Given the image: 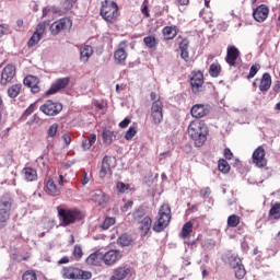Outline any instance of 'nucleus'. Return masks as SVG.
I'll return each instance as SVG.
<instances>
[{"mask_svg": "<svg viewBox=\"0 0 280 280\" xmlns=\"http://www.w3.org/2000/svg\"><path fill=\"white\" fill-rule=\"evenodd\" d=\"M58 135V122L52 124L47 130V139H54Z\"/></svg>", "mask_w": 280, "mask_h": 280, "instance_id": "37998d69", "label": "nucleus"}, {"mask_svg": "<svg viewBox=\"0 0 280 280\" xmlns=\"http://www.w3.org/2000/svg\"><path fill=\"white\" fill-rule=\"evenodd\" d=\"M113 158L105 155L102 161V166L100 171V177L104 178L108 172H110V167H113Z\"/></svg>", "mask_w": 280, "mask_h": 280, "instance_id": "a878e982", "label": "nucleus"}, {"mask_svg": "<svg viewBox=\"0 0 280 280\" xmlns=\"http://www.w3.org/2000/svg\"><path fill=\"white\" fill-rule=\"evenodd\" d=\"M143 43L148 49H155L159 46V39L152 35L145 36Z\"/></svg>", "mask_w": 280, "mask_h": 280, "instance_id": "f704fd0d", "label": "nucleus"}, {"mask_svg": "<svg viewBox=\"0 0 280 280\" xmlns=\"http://www.w3.org/2000/svg\"><path fill=\"white\" fill-rule=\"evenodd\" d=\"M180 57L185 62H189V50H180Z\"/></svg>", "mask_w": 280, "mask_h": 280, "instance_id": "052dcab7", "label": "nucleus"}, {"mask_svg": "<svg viewBox=\"0 0 280 280\" xmlns=\"http://www.w3.org/2000/svg\"><path fill=\"white\" fill-rule=\"evenodd\" d=\"M22 91H23V84L15 83L8 88L7 93L11 100H15V97H19V95H21Z\"/></svg>", "mask_w": 280, "mask_h": 280, "instance_id": "c85d7f7f", "label": "nucleus"}, {"mask_svg": "<svg viewBox=\"0 0 280 280\" xmlns=\"http://www.w3.org/2000/svg\"><path fill=\"white\" fill-rule=\"evenodd\" d=\"M151 119L155 126L163 121V101H161V97L151 104Z\"/></svg>", "mask_w": 280, "mask_h": 280, "instance_id": "0eeeda50", "label": "nucleus"}, {"mask_svg": "<svg viewBox=\"0 0 280 280\" xmlns=\"http://www.w3.org/2000/svg\"><path fill=\"white\" fill-rule=\"evenodd\" d=\"M62 140L65 141L66 145L71 144V136L69 133L63 135Z\"/></svg>", "mask_w": 280, "mask_h": 280, "instance_id": "0e129e2a", "label": "nucleus"}, {"mask_svg": "<svg viewBox=\"0 0 280 280\" xmlns=\"http://www.w3.org/2000/svg\"><path fill=\"white\" fill-rule=\"evenodd\" d=\"M89 177L86 176V173L83 174V178L81 180V184L84 186V185H89Z\"/></svg>", "mask_w": 280, "mask_h": 280, "instance_id": "69168bd1", "label": "nucleus"}, {"mask_svg": "<svg viewBox=\"0 0 280 280\" xmlns=\"http://www.w3.org/2000/svg\"><path fill=\"white\" fill-rule=\"evenodd\" d=\"M273 91L276 93H279L280 91V81H276L275 84H273Z\"/></svg>", "mask_w": 280, "mask_h": 280, "instance_id": "338daca9", "label": "nucleus"}, {"mask_svg": "<svg viewBox=\"0 0 280 280\" xmlns=\"http://www.w3.org/2000/svg\"><path fill=\"white\" fill-rule=\"evenodd\" d=\"M129 125H130V119L125 118L122 121L119 122V128H128Z\"/></svg>", "mask_w": 280, "mask_h": 280, "instance_id": "e2e57ef3", "label": "nucleus"}, {"mask_svg": "<svg viewBox=\"0 0 280 280\" xmlns=\"http://www.w3.org/2000/svg\"><path fill=\"white\" fill-rule=\"evenodd\" d=\"M223 156L228 161H231L233 159V152L231 151V149L225 148L224 151H223Z\"/></svg>", "mask_w": 280, "mask_h": 280, "instance_id": "4d7b16f0", "label": "nucleus"}, {"mask_svg": "<svg viewBox=\"0 0 280 280\" xmlns=\"http://www.w3.org/2000/svg\"><path fill=\"white\" fill-rule=\"evenodd\" d=\"M141 12L145 19H150V12L148 11V4L145 2L142 3Z\"/></svg>", "mask_w": 280, "mask_h": 280, "instance_id": "13d9d810", "label": "nucleus"}, {"mask_svg": "<svg viewBox=\"0 0 280 280\" xmlns=\"http://www.w3.org/2000/svg\"><path fill=\"white\" fill-rule=\"evenodd\" d=\"M24 86L31 89L32 93H40V80L35 75H26L23 80Z\"/></svg>", "mask_w": 280, "mask_h": 280, "instance_id": "a211bd4d", "label": "nucleus"}, {"mask_svg": "<svg viewBox=\"0 0 280 280\" xmlns=\"http://www.w3.org/2000/svg\"><path fill=\"white\" fill-rule=\"evenodd\" d=\"M135 135H137V129H135V127H130L125 133V139L130 141Z\"/></svg>", "mask_w": 280, "mask_h": 280, "instance_id": "603ef678", "label": "nucleus"}, {"mask_svg": "<svg viewBox=\"0 0 280 280\" xmlns=\"http://www.w3.org/2000/svg\"><path fill=\"white\" fill-rule=\"evenodd\" d=\"M237 58H240V49H237L235 46H229L225 56V62H228L230 67H235Z\"/></svg>", "mask_w": 280, "mask_h": 280, "instance_id": "4be33fe9", "label": "nucleus"}, {"mask_svg": "<svg viewBox=\"0 0 280 280\" xmlns=\"http://www.w3.org/2000/svg\"><path fill=\"white\" fill-rule=\"evenodd\" d=\"M179 49L189 50V39L187 38L182 39V42L179 43Z\"/></svg>", "mask_w": 280, "mask_h": 280, "instance_id": "6e6d98bb", "label": "nucleus"}, {"mask_svg": "<svg viewBox=\"0 0 280 280\" xmlns=\"http://www.w3.org/2000/svg\"><path fill=\"white\" fill-rule=\"evenodd\" d=\"M67 27H71V20L67 18L60 19L50 25V34H52V36H57V34L67 30Z\"/></svg>", "mask_w": 280, "mask_h": 280, "instance_id": "dca6fc26", "label": "nucleus"}, {"mask_svg": "<svg viewBox=\"0 0 280 280\" xmlns=\"http://www.w3.org/2000/svg\"><path fill=\"white\" fill-rule=\"evenodd\" d=\"M233 270L236 279H243L246 277V268H244V265H238V267H234Z\"/></svg>", "mask_w": 280, "mask_h": 280, "instance_id": "a19ab883", "label": "nucleus"}, {"mask_svg": "<svg viewBox=\"0 0 280 280\" xmlns=\"http://www.w3.org/2000/svg\"><path fill=\"white\" fill-rule=\"evenodd\" d=\"M61 276L63 279H70V280H89L93 275L91 271H84L80 268L73 267V266H68L63 267L61 269Z\"/></svg>", "mask_w": 280, "mask_h": 280, "instance_id": "423d86ee", "label": "nucleus"}, {"mask_svg": "<svg viewBox=\"0 0 280 280\" xmlns=\"http://www.w3.org/2000/svg\"><path fill=\"white\" fill-rule=\"evenodd\" d=\"M199 194L201 198H209V196H211V188L210 187L201 188Z\"/></svg>", "mask_w": 280, "mask_h": 280, "instance_id": "5fc2aeb1", "label": "nucleus"}, {"mask_svg": "<svg viewBox=\"0 0 280 280\" xmlns=\"http://www.w3.org/2000/svg\"><path fill=\"white\" fill-rule=\"evenodd\" d=\"M39 110L48 117H55V115H59L62 112V104L48 100L39 107Z\"/></svg>", "mask_w": 280, "mask_h": 280, "instance_id": "6e6552de", "label": "nucleus"}, {"mask_svg": "<svg viewBox=\"0 0 280 280\" xmlns=\"http://www.w3.org/2000/svg\"><path fill=\"white\" fill-rule=\"evenodd\" d=\"M103 257L104 255L100 254V252H95L86 258L85 262L88 266H100V264H102Z\"/></svg>", "mask_w": 280, "mask_h": 280, "instance_id": "7c9ffc66", "label": "nucleus"}, {"mask_svg": "<svg viewBox=\"0 0 280 280\" xmlns=\"http://www.w3.org/2000/svg\"><path fill=\"white\" fill-rule=\"evenodd\" d=\"M270 13V9L268 5L260 4L253 11V16L257 21V23H264L266 19H268V14Z\"/></svg>", "mask_w": 280, "mask_h": 280, "instance_id": "aec40b11", "label": "nucleus"}, {"mask_svg": "<svg viewBox=\"0 0 280 280\" xmlns=\"http://www.w3.org/2000/svg\"><path fill=\"white\" fill-rule=\"evenodd\" d=\"M268 217L271 220H280V202H276L271 206Z\"/></svg>", "mask_w": 280, "mask_h": 280, "instance_id": "473e14b6", "label": "nucleus"}, {"mask_svg": "<svg viewBox=\"0 0 280 280\" xmlns=\"http://www.w3.org/2000/svg\"><path fill=\"white\" fill-rule=\"evenodd\" d=\"M0 211H12V199L9 196H3L0 200Z\"/></svg>", "mask_w": 280, "mask_h": 280, "instance_id": "2f4dec72", "label": "nucleus"}, {"mask_svg": "<svg viewBox=\"0 0 280 280\" xmlns=\"http://www.w3.org/2000/svg\"><path fill=\"white\" fill-rule=\"evenodd\" d=\"M95 141H97V135L91 133L88 138L83 139L81 142V148L84 152L91 150L93 145H95Z\"/></svg>", "mask_w": 280, "mask_h": 280, "instance_id": "cd10ccee", "label": "nucleus"}, {"mask_svg": "<svg viewBox=\"0 0 280 280\" xmlns=\"http://www.w3.org/2000/svg\"><path fill=\"white\" fill-rule=\"evenodd\" d=\"M228 260H229V264H230V266H231V268H237L238 266H242V259L241 258H238V256L237 255H235V254H232L229 258H228Z\"/></svg>", "mask_w": 280, "mask_h": 280, "instance_id": "ea45409f", "label": "nucleus"}, {"mask_svg": "<svg viewBox=\"0 0 280 280\" xmlns=\"http://www.w3.org/2000/svg\"><path fill=\"white\" fill-rule=\"evenodd\" d=\"M34 110H36V103L31 104L23 113V117H30V115H32V113H34Z\"/></svg>", "mask_w": 280, "mask_h": 280, "instance_id": "864d4df0", "label": "nucleus"}, {"mask_svg": "<svg viewBox=\"0 0 280 280\" xmlns=\"http://www.w3.org/2000/svg\"><path fill=\"white\" fill-rule=\"evenodd\" d=\"M9 220H10V212L0 210V229H4Z\"/></svg>", "mask_w": 280, "mask_h": 280, "instance_id": "79ce46f5", "label": "nucleus"}, {"mask_svg": "<svg viewBox=\"0 0 280 280\" xmlns=\"http://www.w3.org/2000/svg\"><path fill=\"white\" fill-rule=\"evenodd\" d=\"M132 205H135V202H133L132 200L127 201V202L124 205V207L121 208V211H122L124 213H126V211H128V209L132 208Z\"/></svg>", "mask_w": 280, "mask_h": 280, "instance_id": "bf43d9fd", "label": "nucleus"}, {"mask_svg": "<svg viewBox=\"0 0 280 280\" xmlns=\"http://www.w3.org/2000/svg\"><path fill=\"white\" fill-rule=\"evenodd\" d=\"M270 86H272V77L270 73L265 72L260 79L258 89L261 93H268V91H270Z\"/></svg>", "mask_w": 280, "mask_h": 280, "instance_id": "b1692460", "label": "nucleus"}, {"mask_svg": "<svg viewBox=\"0 0 280 280\" xmlns=\"http://www.w3.org/2000/svg\"><path fill=\"white\" fill-rule=\"evenodd\" d=\"M132 215L135 222L138 224L140 236L145 237V235H148L152 229V218L145 215V212L141 210H136Z\"/></svg>", "mask_w": 280, "mask_h": 280, "instance_id": "39448f33", "label": "nucleus"}, {"mask_svg": "<svg viewBox=\"0 0 280 280\" xmlns=\"http://www.w3.org/2000/svg\"><path fill=\"white\" fill-rule=\"evenodd\" d=\"M47 25L49 23L47 21L40 22L37 24L35 32L33 33L32 37L28 39L27 46L28 47H36L38 43H40V38L45 35V30H47Z\"/></svg>", "mask_w": 280, "mask_h": 280, "instance_id": "1a4fd4ad", "label": "nucleus"}, {"mask_svg": "<svg viewBox=\"0 0 280 280\" xmlns=\"http://www.w3.org/2000/svg\"><path fill=\"white\" fill-rule=\"evenodd\" d=\"M126 49H128V42L122 40L118 44V48L114 52V58L119 65H121V62H126V58H128Z\"/></svg>", "mask_w": 280, "mask_h": 280, "instance_id": "6ab92c4d", "label": "nucleus"}, {"mask_svg": "<svg viewBox=\"0 0 280 280\" xmlns=\"http://www.w3.org/2000/svg\"><path fill=\"white\" fill-rule=\"evenodd\" d=\"M222 73V66L219 62H213L209 68V75L211 78H218Z\"/></svg>", "mask_w": 280, "mask_h": 280, "instance_id": "e433bc0d", "label": "nucleus"}, {"mask_svg": "<svg viewBox=\"0 0 280 280\" xmlns=\"http://www.w3.org/2000/svg\"><path fill=\"white\" fill-rule=\"evenodd\" d=\"M16 75V67L14 65H7L1 73L0 84L2 86H5L7 84H10L12 80H14V77Z\"/></svg>", "mask_w": 280, "mask_h": 280, "instance_id": "f8f14e48", "label": "nucleus"}, {"mask_svg": "<svg viewBox=\"0 0 280 280\" xmlns=\"http://www.w3.org/2000/svg\"><path fill=\"white\" fill-rule=\"evenodd\" d=\"M77 2H78V0H66L63 2V10L66 12L73 10V5H75Z\"/></svg>", "mask_w": 280, "mask_h": 280, "instance_id": "8fccbe9b", "label": "nucleus"}, {"mask_svg": "<svg viewBox=\"0 0 280 280\" xmlns=\"http://www.w3.org/2000/svg\"><path fill=\"white\" fill-rule=\"evenodd\" d=\"M22 176L26 183H36V180H38V171L31 166H25L22 170Z\"/></svg>", "mask_w": 280, "mask_h": 280, "instance_id": "5701e85b", "label": "nucleus"}, {"mask_svg": "<svg viewBox=\"0 0 280 280\" xmlns=\"http://www.w3.org/2000/svg\"><path fill=\"white\" fill-rule=\"evenodd\" d=\"M191 233H194V223L188 221L183 225L179 237L182 240H189V237H191Z\"/></svg>", "mask_w": 280, "mask_h": 280, "instance_id": "c756f323", "label": "nucleus"}, {"mask_svg": "<svg viewBox=\"0 0 280 280\" xmlns=\"http://www.w3.org/2000/svg\"><path fill=\"white\" fill-rule=\"evenodd\" d=\"M8 32V24H0V38H2Z\"/></svg>", "mask_w": 280, "mask_h": 280, "instance_id": "680f3d73", "label": "nucleus"}, {"mask_svg": "<svg viewBox=\"0 0 280 280\" xmlns=\"http://www.w3.org/2000/svg\"><path fill=\"white\" fill-rule=\"evenodd\" d=\"M172 221V208L170 203H163L158 212V219L153 223V231L155 233H163L167 226H170V222Z\"/></svg>", "mask_w": 280, "mask_h": 280, "instance_id": "f03ea898", "label": "nucleus"}, {"mask_svg": "<svg viewBox=\"0 0 280 280\" xmlns=\"http://www.w3.org/2000/svg\"><path fill=\"white\" fill-rule=\"evenodd\" d=\"M124 257L120 250L110 249L103 255V261L105 266H115Z\"/></svg>", "mask_w": 280, "mask_h": 280, "instance_id": "4468645a", "label": "nucleus"}, {"mask_svg": "<svg viewBox=\"0 0 280 280\" xmlns=\"http://www.w3.org/2000/svg\"><path fill=\"white\" fill-rule=\"evenodd\" d=\"M209 136V127L202 120H192L188 126V137L192 139L197 148H202Z\"/></svg>", "mask_w": 280, "mask_h": 280, "instance_id": "f257e3e1", "label": "nucleus"}, {"mask_svg": "<svg viewBox=\"0 0 280 280\" xmlns=\"http://www.w3.org/2000/svg\"><path fill=\"white\" fill-rule=\"evenodd\" d=\"M58 218L61 226H70V224H75V222L84 220V214L78 209L58 208Z\"/></svg>", "mask_w": 280, "mask_h": 280, "instance_id": "20e7f679", "label": "nucleus"}, {"mask_svg": "<svg viewBox=\"0 0 280 280\" xmlns=\"http://www.w3.org/2000/svg\"><path fill=\"white\" fill-rule=\"evenodd\" d=\"M118 244H120V246H130V237H128L126 234H122L118 238Z\"/></svg>", "mask_w": 280, "mask_h": 280, "instance_id": "3c124183", "label": "nucleus"}, {"mask_svg": "<svg viewBox=\"0 0 280 280\" xmlns=\"http://www.w3.org/2000/svg\"><path fill=\"white\" fill-rule=\"evenodd\" d=\"M91 200L94 202V205H97V207L105 209L106 205L108 203V195L102 190H95L91 194Z\"/></svg>", "mask_w": 280, "mask_h": 280, "instance_id": "f3484780", "label": "nucleus"}, {"mask_svg": "<svg viewBox=\"0 0 280 280\" xmlns=\"http://www.w3.org/2000/svg\"><path fill=\"white\" fill-rule=\"evenodd\" d=\"M190 114L195 119H202V117H207L209 114V105L196 104L191 107Z\"/></svg>", "mask_w": 280, "mask_h": 280, "instance_id": "412c9836", "label": "nucleus"}, {"mask_svg": "<svg viewBox=\"0 0 280 280\" xmlns=\"http://www.w3.org/2000/svg\"><path fill=\"white\" fill-rule=\"evenodd\" d=\"M93 56V46L84 45L80 48L81 62H89V59Z\"/></svg>", "mask_w": 280, "mask_h": 280, "instance_id": "bb28decb", "label": "nucleus"}, {"mask_svg": "<svg viewBox=\"0 0 280 280\" xmlns=\"http://www.w3.org/2000/svg\"><path fill=\"white\" fill-rule=\"evenodd\" d=\"M228 229H237L240 226V222H242V218L237 214H231L228 217Z\"/></svg>", "mask_w": 280, "mask_h": 280, "instance_id": "72a5a7b5", "label": "nucleus"}, {"mask_svg": "<svg viewBox=\"0 0 280 280\" xmlns=\"http://www.w3.org/2000/svg\"><path fill=\"white\" fill-rule=\"evenodd\" d=\"M58 264H59V265L69 264V257H68V256L62 257V258L58 261Z\"/></svg>", "mask_w": 280, "mask_h": 280, "instance_id": "774afa93", "label": "nucleus"}, {"mask_svg": "<svg viewBox=\"0 0 280 280\" xmlns=\"http://www.w3.org/2000/svg\"><path fill=\"white\" fill-rule=\"evenodd\" d=\"M116 188H117L118 194H126V191H128V189H130V185L124 184L122 182H118L116 184Z\"/></svg>", "mask_w": 280, "mask_h": 280, "instance_id": "09e8293b", "label": "nucleus"}, {"mask_svg": "<svg viewBox=\"0 0 280 280\" xmlns=\"http://www.w3.org/2000/svg\"><path fill=\"white\" fill-rule=\"evenodd\" d=\"M100 15L106 23L113 25L119 19V5L113 0H104L101 2Z\"/></svg>", "mask_w": 280, "mask_h": 280, "instance_id": "7ed1b4c3", "label": "nucleus"}, {"mask_svg": "<svg viewBox=\"0 0 280 280\" xmlns=\"http://www.w3.org/2000/svg\"><path fill=\"white\" fill-rule=\"evenodd\" d=\"M261 69V66L259 65H253L249 69V73L247 75V80H250L253 78H255L257 75V73L259 72V70Z\"/></svg>", "mask_w": 280, "mask_h": 280, "instance_id": "49530a36", "label": "nucleus"}, {"mask_svg": "<svg viewBox=\"0 0 280 280\" xmlns=\"http://www.w3.org/2000/svg\"><path fill=\"white\" fill-rule=\"evenodd\" d=\"M252 161L256 167H266L268 165V160L266 159V149H264L261 145L255 149L252 155Z\"/></svg>", "mask_w": 280, "mask_h": 280, "instance_id": "9d476101", "label": "nucleus"}, {"mask_svg": "<svg viewBox=\"0 0 280 280\" xmlns=\"http://www.w3.org/2000/svg\"><path fill=\"white\" fill-rule=\"evenodd\" d=\"M115 137V132L108 129H105L102 133L103 143L106 145H110L113 143V138Z\"/></svg>", "mask_w": 280, "mask_h": 280, "instance_id": "58836bf2", "label": "nucleus"}, {"mask_svg": "<svg viewBox=\"0 0 280 280\" xmlns=\"http://www.w3.org/2000/svg\"><path fill=\"white\" fill-rule=\"evenodd\" d=\"M115 224V218L113 217H107L103 224H102V229L103 231H107L108 228L113 226Z\"/></svg>", "mask_w": 280, "mask_h": 280, "instance_id": "de8ad7c7", "label": "nucleus"}, {"mask_svg": "<svg viewBox=\"0 0 280 280\" xmlns=\"http://www.w3.org/2000/svg\"><path fill=\"white\" fill-rule=\"evenodd\" d=\"M132 277V268L128 266H120L113 270L110 280H125Z\"/></svg>", "mask_w": 280, "mask_h": 280, "instance_id": "ddd939ff", "label": "nucleus"}, {"mask_svg": "<svg viewBox=\"0 0 280 280\" xmlns=\"http://www.w3.org/2000/svg\"><path fill=\"white\" fill-rule=\"evenodd\" d=\"M178 26L176 25H172V26H165L162 30V34L165 38V40H174V38H176V36H178Z\"/></svg>", "mask_w": 280, "mask_h": 280, "instance_id": "393cba45", "label": "nucleus"}, {"mask_svg": "<svg viewBox=\"0 0 280 280\" xmlns=\"http://www.w3.org/2000/svg\"><path fill=\"white\" fill-rule=\"evenodd\" d=\"M202 84H205V74L201 71L192 72V77L190 78L192 93H200Z\"/></svg>", "mask_w": 280, "mask_h": 280, "instance_id": "2eb2a0df", "label": "nucleus"}, {"mask_svg": "<svg viewBox=\"0 0 280 280\" xmlns=\"http://www.w3.org/2000/svg\"><path fill=\"white\" fill-rule=\"evenodd\" d=\"M72 255L77 261H80V259H82V256L84 255V253L82 252V246L75 245Z\"/></svg>", "mask_w": 280, "mask_h": 280, "instance_id": "a18cd8bd", "label": "nucleus"}, {"mask_svg": "<svg viewBox=\"0 0 280 280\" xmlns=\"http://www.w3.org/2000/svg\"><path fill=\"white\" fill-rule=\"evenodd\" d=\"M69 82H71V78L69 77L57 79L56 82H54L49 90L45 93V95L47 97H49V95H56V93L62 91V89H67V86H69Z\"/></svg>", "mask_w": 280, "mask_h": 280, "instance_id": "9b49d317", "label": "nucleus"}, {"mask_svg": "<svg viewBox=\"0 0 280 280\" xmlns=\"http://www.w3.org/2000/svg\"><path fill=\"white\" fill-rule=\"evenodd\" d=\"M22 280H38V276L34 270H27L23 273Z\"/></svg>", "mask_w": 280, "mask_h": 280, "instance_id": "c03bdc74", "label": "nucleus"}, {"mask_svg": "<svg viewBox=\"0 0 280 280\" xmlns=\"http://www.w3.org/2000/svg\"><path fill=\"white\" fill-rule=\"evenodd\" d=\"M218 168H219V172H221L222 174H229V172H231V165L224 159L219 160Z\"/></svg>", "mask_w": 280, "mask_h": 280, "instance_id": "4c0bfd02", "label": "nucleus"}, {"mask_svg": "<svg viewBox=\"0 0 280 280\" xmlns=\"http://www.w3.org/2000/svg\"><path fill=\"white\" fill-rule=\"evenodd\" d=\"M47 191L50 196H58L60 190H58V186H56V182L52 178H49L46 184Z\"/></svg>", "mask_w": 280, "mask_h": 280, "instance_id": "c9c22d12", "label": "nucleus"}]
</instances>
